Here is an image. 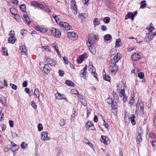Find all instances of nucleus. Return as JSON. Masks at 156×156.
<instances>
[{"label": "nucleus", "instance_id": "nucleus-1", "mask_svg": "<svg viewBox=\"0 0 156 156\" xmlns=\"http://www.w3.org/2000/svg\"><path fill=\"white\" fill-rule=\"evenodd\" d=\"M99 39L98 38L96 37L95 35L90 34L89 36L88 41L87 42V45H89V46H90V45H93Z\"/></svg>", "mask_w": 156, "mask_h": 156}, {"label": "nucleus", "instance_id": "nucleus-2", "mask_svg": "<svg viewBox=\"0 0 156 156\" xmlns=\"http://www.w3.org/2000/svg\"><path fill=\"white\" fill-rule=\"evenodd\" d=\"M110 66L109 67V69L112 74L115 75L117 72L118 69V66L116 64L112 63L110 62Z\"/></svg>", "mask_w": 156, "mask_h": 156}, {"label": "nucleus", "instance_id": "nucleus-3", "mask_svg": "<svg viewBox=\"0 0 156 156\" xmlns=\"http://www.w3.org/2000/svg\"><path fill=\"white\" fill-rule=\"evenodd\" d=\"M59 24L60 28L63 30H69L71 28V27L67 22H60L59 23Z\"/></svg>", "mask_w": 156, "mask_h": 156}, {"label": "nucleus", "instance_id": "nucleus-4", "mask_svg": "<svg viewBox=\"0 0 156 156\" xmlns=\"http://www.w3.org/2000/svg\"><path fill=\"white\" fill-rule=\"evenodd\" d=\"M50 30L51 34L53 36L57 37H60L61 35V33L59 29H57L55 28H52Z\"/></svg>", "mask_w": 156, "mask_h": 156}, {"label": "nucleus", "instance_id": "nucleus-5", "mask_svg": "<svg viewBox=\"0 0 156 156\" xmlns=\"http://www.w3.org/2000/svg\"><path fill=\"white\" fill-rule=\"evenodd\" d=\"M67 35L68 37L72 40H76L78 38L77 34L73 32H68Z\"/></svg>", "mask_w": 156, "mask_h": 156}, {"label": "nucleus", "instance_id": "nucleus-6", "mask_svg": "<svg viewBox=\"0 0 156 156\" xmlns=\"http://www.w3.org/2000/svg\"><path fill=\"white\" fill-rule=\"evenodd\" d=\"M120 59L121 55L118 53L114 56L112 59L110 60V62L112 63L116 64Z\"/></svg>", "mask_w": 156, "mask_h": 156}, {"label": "nucleus", "instance_id": "nucleus-7", "mask_svg": "<svg viewBox=\"0 0 156 156\" xmlns=\"http://www.w3.org/2000/svg\"><path fill=\"white\" fill-rule=\"evenodd\" d=\"M48 133L47 131L43 132L41 134V140L42 141L50 140V137L48 136Z\"/></svg>", "mask_w": 156, "mask_h": 156}, {"label": "nucleus", "instance_id": "nucleus-8", "mask_svg": "<svg viewBox=\"0 0 156 156\" xmlns=\"http://www.w3.org/2000/svg\"><path fill=\"white\" fill-rule=\"evenodd\" d=\"M87 57V54L86 53L80 55L76 59V62L78 64L81 63L85 58Z\"/></svg>", "mask_w": 156, "mask_h": 156}, {"label": "nucleus", "instance_id": "nucleus-9", "mask_svg": "<svg viewBox=\"0 0 156 156\" xmlns=\"http://www.w3.org/2000/svg\"><path fill=\"white\" fill-rule=\"evenodd\" d=\"M85 127L88 130H94L95 128L92 122L88 121L85 125Z\"/></svg>", "mask_w": 156, "mask_h": 156}, {"label": "nucleus", "instance_id": "nucleus-10", "mask_svg": "<svg viewBox=\"0 0 156 156\" xmlns=\"http://www.w3.org/2000/svg\"><path fill=\"white\" fill-rule=\"evenodd\" d=\"M31 4L34 7L39 8L41 9H43L44 8V5L42 4L38 3L37 1H31Z\"/></svg>", "mask_w": 156, "mask_h": 156}, {"label": "nucleus", "instance_id": "nucleus-11", "mask_svg": "<svg viewBox=\"0 0 156 156\" xmlns=\"http://www.w3.org/2000/svg\"><path fill=\"white\" fill-rule=\"evenodd\" d=\"M141 58L139 53H134L131 56V59L133 61H137Z\"/></svg>", "mask_w": 156, "mask_h": 156}, {"label": "nucleus", "instance_id": "nucleus-12", "mask_svg": "<svg viewBox=\"0 0 156 156\" xmlns=\"http://www.w3.org/2000/svg\"><path fill=\"white\" fill-rule=\"evenodd\" d=\"M56 98L58 99H64L66 100L67 101H68L67 99L66 98L65 95L63 94H60L59 92H58L57 94H55Z\"/></svg>", "mask_w": 156, "mask_h": 156}, {"label": "nucleus", "instance_id": "nucleus-13", "mask_svg": "<svg viewBox=\"0 0 156 156\" xmlns=\"http://www.w3.org/2000/svg\"><path fill=\"white\" fill-rule=\"evenodd\" d=\"M121 83H119V85L117 86V90H120L119 91V95L121 97H122L123 96H124L126 94L125 93V90L123 88V89H121L120 88V85Z\"/></svg>", "mask_w": 156, "mask_h": 156}, {"label": "nucleus", "instance_id": "nucleus-14", "mask_svg": "<svg viewBox=\"0 0 156 156\" xmlns=\"http://www.w3.org/2000/svg\"><path fill=\"white\" fill-rule=\"evenodd\" d=\"M23 18L26 23L28 25L30 24L31 21L29 18V16L27 15L26 12H25L23 14Z\"/></svg>", "mask_w": 156, "mask_h": 156}, {"label": "nucleus", "instance_id": "nucleus-15", "mask_svg": "<svg viewBox=\"0 0 156 156\" xmlns=\"http://www.w3.org/2000/svg\"><path fill=\"white\" fill-rule=\"evenodd\" d=\"M46 63L49 64L51 66H54L56 64V62L55 60L49 58H47L45 60Z\"/></svg>", "mask_w": 156, "mask_h": 156}, {"label": "nucleus", "instance_id": "nucleus-16", "mask_svg": "<svg viewBox=\"0 0 156 156\" xmlns=\"http://www.w3.org/2000/svg\"><path fill=\"white\" fill-rule=\"evenodd\" d=\"M152 35L150 33H147L145 37L144 41L146 42H149L153 39Z\"/></svg>", "mask_w": 156, "mask_h": 156}, {"label": "nucleus", "instance_id": "nucleus-17", "mask_svg": "<svg viewBox=\"0 0 156 156\" xmlns=\"http://www.w3.org/2000/svg\"><path fill=\"white\" fill-rule=\"evenodd\" d=\"M129 18H131L132 21H133L134 19V16H133V13L132 12H128L127 14L125 16V20Z\"/></svg>", "mask_w": 156, "mask_h": 156}, {"label": "nucleus", "instance_id": "nucleus-18", "mask_svg": "<svg viewBox=\"0 0 156 156\" xmlns=\"http://www.w3.org/2000/svg\"><path fill=\"white\" fill-rule=\"evenodd\" d=\"M16 40V38L14 36H11L9 37L8 39V41L9 43L14 44Z\"/></svg>", "mask_w": 156, "mask_h": 156}, {"label": "nucleus", "instance_id": "nucleus-19", "mask_svg": "<svg viewBox=\"0 0 156 156\" xmlns=\"http://www.w3.org/2000/svg\"><path fill=\"white\" fill-rule=\"evenodd\" d=\"M142 133H138L136 138V140L137 142V144L139 143L142 140Z\"/></svg>", "mask_w": 156, "mask_h": 156}, {"label": "nucleus", "instance_id": "nucleus-20", "mask_svg": "<svg viewBox=\"0 0 156 156\" xmlns=\"http://www.w3.org/2000/svg\"><path fill=\"white\" fill-rule=\"evenodd\" d=\"M20 48L21 52L24 55H26L27 51L26 49V46L25 45H23L21 47L20 46Z\"/></svg>", "mask_w": 156, "mask_h": 156}, {"label": "nucleus", "instance_id": "nucleus-21", "mask_svg": "<svg viewBox=\"0 0 156 156\" xmlns=\"http://www.w3.org/2000/svg\"><path fill=\"white\" fill-rule=\"evenodd\" d=\"M88 47V49L93 54L95 53V48L93 45H90V46H89V45H87Z\"/></svg>", "mask_w": 156, "mask_h": 156}, {"label": "nucleus", "instance_id": "nucleus-22", "mask_svg": "<svg viewBox=\"0 0 156 156\" xmlns=\"http://www.w3.org/2000/svg\"><path fill=\"white\" fill-rule=\"evenodd\" d=\"M105 74L106 73L104 70L103 72V77L104 79L106 81H110L111 80V77L108 75L107 76Z\"/></svg>", "mask_w": 156, "mask_h": 156}, {"label": "nucleus", "instance_id": "nucleus-23", "mask_svg": "<svg viewBox=\"0 0 156 156\" xmlns=\"http://www.w3.org/2000/svg\"><path fill=\"white\" fill-rule=\"evenodd\" d=\"M50 68L48 64H45L44 65L43 70L46 73H49L50 71Z\"/></svg>", "mask_w": 156, "mask_h": 156}, {"label": "nucleus", "instance_id": "nucleus-24", "mask_svg": "<svg viewBox=\"0 0 156 156\" xmlns=\"http://www.w3.org/2000/svg\"><path fill=\"white\" fill-rule=\"evenodd\" d=\"M66 84L67 85L70 87H74V83L71 81L69 80H67L65 81Z\"/></svg>", "mask_w": 156, "mask_h": 156}, {"label": "nucleus", "instance_id": "nucleus-25", "mask_svg": "<svg viewBox=\"0 0 156 156\" xmlns=\"http://www.w3.org/2000/svg\"><path fill=\"white\" fill-rule=\"evenodd\" d=\"M34 94L36 97L37 98L38 100H39V97L40 96V91L38 88H36L34 89Z\"/></svg>", "mask_w": 156, "mask_h": 156}, {"label": "nucleus", "instance_id": "nucleus-26", "mask_svg": "<svg viewBox=\"0 0 156 156\" xmlns=\"http://www.w3.org/2000/svg\"><path fill=\"white\" fill-rule=\"evenodd\" d=\"M101 137L100 138L101 141L104 144L106 143L107 139H108V138L105 136L101 135Z\"/></svg>", "mask_w": 156, "mask_h": 156}, {"label": "nucleus", "instance_id": "nucleus-27", "mask_svg": "<svg viewBox=\"0 0 156 156\" xmlns=\"http://www.w3.org/2000/svg\"><path fill=\"white\" fill-rule=\"evenodd\" d=\"M51 45L53 48H54L56 50L58 54H60L58 50V48L57 45L55 43H53L51 44Z\"/></svg>", "mask_w": 156, "mask_h": 156}, {"label": "nucleus", "instance_id": "nucleus-28", "mask_svg": "<svg viewBox=\"0 0 156 156\" xmlns=\"http://www.w3.org/2000/svg\"><path fill=\"white\" fill-rule=\"evenodd\" d=\"M0 101L1 103L3 105H5L6 102V99L4 96H1L0 97Z\"/></svg>", "mask_w": 156, "mask_h": 156}, {"label": "nucleus", "instance_id": "nucleus-29", "mask_svg": "<svg viewBox=\"0 0 156 156\" xmlns=\"http://www.w3.org/2000/svg\"><path fill=\"white\" fill-rule=\"evenodd\" d=\"M111 108L114 110L117 109V104L116 101H112V103H111Z\"/></svg>", "mask_w": 156, "mask_h": 156}, {"label": "nucleus", "instance_id": "nucleus-30", "mask_svg": "<svg viewBox=\"0 0 156 156\" xmlns=\"http://www.w3.org/2000/svg\"><path fill=\"white\" fill-rule=\"evenodd\" d=\"M121 39L120 38H118L117 39L115 42V47H119L121 46Z\"/></svg>", "mask_w": 156, "mask_h": 156}, {"label": "nucleus", "instance_id": "nucleus-31", "mask_svg": "<svg viewBox=\"0 0 156 156\" xmlns=\"http://www.w3.org/2000/svg\"><path fill=\"white\" fill-rule=\"evenodd\" d=\"M135 115L134 114H133L130 118L131 123L133 125H135L136 124V122L135 120Z\"/></svg>", "mask_w": 156, "mask_h": 156}, {"label": "nucleus", "instance_id": "nucleus-32", "mask_svg": "<svg viewBox=\"0 0 156 156\" xmlns=\"http://www.w3.org/2000/svg\"><path fill=\"white\" fill-rule=\"evenodd\" d=\"M112 37L110 34L105 35L104 37V39L107 41L110 40L112 38Z\"/></svg>", "mask_w": 156, "mask_h": 156}, {"label": "nucleus", "instance_id": "nucleus-33", "mask_svg": "<svg viewBox=\"0 0 156 156\" xmlns=\"http://www.w3.org/2000/svg\"><path fill=\"white\" fill-rule=\"evenodd\" d=\"M110 20V18L109 17H106L104 18L103 20L105 23L108 24Z\"/></svg>", "mask_w": 156, "mask_h": 156}, {"label": "nucleus", "instance_id": "nucleus-34", "mask_svg": "<svg viewBox=\"0 0 156 156\" xmlns=\"http://www.w3.org/2000/svg\"><path fill=\"white\" fill-rule=\"evenodd\" d=\"M98 20L97 18H95L94 19V26L98 25L99 24L100 22Z\"/></svg>", "mask_w": 156, "mask_h": 156}, {"label": "nucleus", "instance_id": "nucleus-35", "mask_svg": "<svg viewBox=\"0 0 156 156\" xmlns=\"http://www.w3.org/2000/svg\"><path fill=\"white\" fill-rule=\"evenodd\" d=\"M141 6L140 8L142 9H144L146 7V4L145 3V0H144L141 2Z\"/></svg>", "mask_w": 156, "mask_h": 156}, {"label": "nucleus", "instance_id": "nucleus-36", "mask_svg": "<svg viewBox=\"0 0 156 156\" xmlns=\"http://www.w3.org/2000/svg\"><path fill=\"white\" fill-rule=\"evenodd\" d=\"M2 49L4 55L5 56H8V54L7 48L4 47H3L2 48Z\"/></svg>", "mask_w": 156, "mask_h": 156}, {"label": "nucleus", "instance_id": "nucleus-37", "mask_svg": "<svg viewBox=\"0 0 156 156\" xmlns=\"http://www.w3.org/2000/svg\"><path fill=\"white\" fill-rule=\"evenodd\" d=\"M112 95L115 100H118L119 98V97L118 94L114 91H113L112 93Z\"/></svg>", "mask_w": 156, "mask_h": 156}, {"label": "nucleus", "instance_id": "nucleus-38", "mask_svg": "<svg viewBox=\"0 0 156 156\" xmlns=\"http://www.w3.org/2000/svg\"><path fill=\"white\" fill-rule=\"evenodd\" d=\"M20 9L21 11L23 12H24L25 11V10L26 9V5L24 4H23L20 5Z\"/></svg>", "mask_w": 156, "mask_h": 156}, {"label": "nucleus", "instance_id": "nucleus-39", "mask_svg": "<svg viewBox=\"0 0 156 156\" xmlns=\"http://www.w3.org/2000/svg\"><path fill=\"white\" fill-rule=\"evenodd\" d=\"M27 144H25L24 142H23L21 144V147L22 149L27 148Z\"/></svg>", "mask_w": 156, "mask_h": 156}, {"label": "nucleus", "instance_id": "nucleus-40", "mask_svg": "<svg viewBox=\"0 0 156 156\" xmlns=\"http://www.w3.org/2000/svg\"><path fill=\"white\" fill-rule=\"evenodd\" d=\"M101 116L102 117L103 120L104 121V123L103 124V126H104L106 128L108 129V124L105 121V120L104 119V118L103 117V116L102 115H101Z\"/></svg>", "mask_w": 156, "mask_h": 156}, {"label": "nucleus", "instance_id": "nucleus-41", "mask_svg": "<svg viewBox=\"0 0 156 156\" xmlns=\"http://www.w3.org/2000/svg\"><path fill=\"white\" fill-rule=\"evenodd\" d=\"M66 123L65 120L63 119H62L60 120L59 122V125L60 126H64Z\"/></svg>", "mask_w": 156, "mask_h": 156}, {"label": "nucleus", "instance_id": "nucleus-42", "mask_svg": "<svg viewBox=\"0 0 156 156\" xmlns=\"http://www.w3.org/2000/svg\"><path fill=\"white\" fill-rule=\"evenodd\" d=\"M105 101L108 104H110L112 103V101L113 100H112V99L110 98H108L106 99Z\"/></svg>", "mask_w": 156, "mask_h": 156}, {"label": "nucleus", "instance_id": "nucleus-43", "mask_svg": "<svg viewBox=\"0 0 156 156\" xmlns=\"http://www.w3.org/2000/svg\"><path fill=\"white\" fill-rule=\"evenodd\" d=\"M70 93L73 94L77 95L79 93L77 90L75 89H72L71 90Z\"/></svg>", "mask_w": 156, "mask_h": 156}, {"label": "nucleus", "instance_id": "nucleus-44", "mask_svg": "<svg viewBox=\"0 0 156 156\" xmlns=\"http://www.w3.org/2000/svg\"><path fill=\"white\" fill-rule=\"evenodd\" d=\"M82 104L84 106H86L87 105V101L84 99H83L80 101Z\"/></svg>", "mask_w": 156, "mask_h": 156}, {"label": "nucleus", "instance_id": "nucleus-45", "mask_svg": "<svg viewBox=\"0 0 156 156\" xmlns=\"http://www.w3.org/2000/svg\"><path fill=\"white\" fill-rule=\"evenodd\" d=\"M31 106L35 109H36L37 108V106L35 102L34 101H31Z\"/></svg>", "mask_w": 156, "mask_h": 156}, {"label": "nucleus", "instance_id": "nucleus-46", "mask_svg": "<svg viewBox=\"0 0 156 156\" xmlns=\"http://www.w3.org/2000/svg\"><path fill=\"white\" fill-rule=\"evenodd\" d=\"M73 9L74 10L75 12H74V13L75 14H77V8L76 5V2H74L73 3Z\"/></svg>", "mask_w": 156, "mask_h": 156}, {"label": "nucleus", "instance_id": "nucleus-47", "mask_svg": "<svg viewBox=\"0 0 156 156\" xmlns=\"http://www.w3.org/2000/svg\"><path fill=\"white\" fill-rule=\"evenodd\" d=\"M134 102V98H131L129 103L130 105L131 106L133 105Z\"/></svg>", "mask_w": 156, "mask_h": 156}, {"label": "nucleus", "instance_id": "nucleus-48", "mask_svg": "<svg viewBox=\"0 0 156 156\" xmlns=\"http://www.w3.org/2000/svg\"><path fill=\"white\" fill-rule=\"evenodd\" d=\"M144 73L143 72H140L138 74V76L140 79H142L144 77Z\"/></svg>", "mask_w": 156, "mask_h": 156}, {"label": "nucleus", "instance_id": "nucleus-49", "mask_svg": "<svg viewBox=\"0 0 156 156\" xmlns=\"http://www.w3.org/2000/svg\"><path fill=\"white\" fill-rule=\"evenodd\" d=\"M9 85L10 87L14 90H16L17 89V86L15 84L10 83L9 84Z\"/></svg>", "mask_w": 156, "mask_h": 156}, {"label": "nucleus", "instance_id": "nucleus-50", "mask_svg": "<svg viewBox=\"0 0 156 156\" xmlns=\"http://www.w3.org/2000/svg\"><path fill=\"white\" fill-rule=\"evenodd\" d=\"M37 127H38V130L39 131H41L43 129V126H42V125H41V123L38 124V125Z\"/></svg>", "mask_w": 156, "mask_h": 156}, {"label": "nucleus", "instance_id": "nucleus-51", "mask_svg": "<svg viewBox=\"0 0 156 156\" xmlns=\"http://www.w3.org/2000/svg\"><path fill=\"white\" fill-rule=\"evenodd\" d=\"M43 9H44V10L45 12H48V13L50 12H51V9L49 8H48V7H47V6L45 7L44 6V8H43Z\"/></svg>", "mask_w": 156, "mask_h": 156}, {"label": "nucleus", "instance_id": "nucleus-52", "mask_svg": "<svg viewBox=\"0 0 156 156\" xmlns=\"http://www.w3.org/2000/svg\"><path fill=\"white\" fill-rule=\"evenodd\" d=\"M64 72L63 70H59L58 71L59 75L61 76H63L64 74Z\"/></svg>", "mask_w": 156, "mask_h": 156}, {"label": "nucleus", "instance_id": "nucleus-53", "mask_svg": "<svg viewBox=\"0 0 156 156\" xmlns=\"http://www.w3.org/2000/svg\"><path fill=\"white\" fill-rule=\"evenodd\" d=\"M114 6V4L112 2H109L107 4V6L109 8H112Z\"/></svg>", "mask_w": 156, "mask_h": 156}, {"label": "nucleus", "instance_id": "nucleus-54", "mask_svg": "<svg viewBox=\"0 0 156 156\" xmlns=\"http://www.w3.org/2000/svg\"><path fill=\"white\" fill-rule=\"evenodd\" d=\"M152 23H151L150 24V27H149L150 32H152V31L154 30V27L152 26Z\"/></svg>", "mask_w": 156, "mask_h": 156}, {"label": "nucleus", "instance_id": "nucleus-55", "mask_svg": "<svg viewBox=\"0 0 156 156\" xmlns=\"http://www.w3.org/2000/svg\"><path fill=\"white\" fill-rule=\"evenodd\" d=\"M63 60L66 64H68L69 63V62L67 58H66L65 56H64L63 57Z\"/></svg>", "mask_w": 156, "mask_h": 156}, {"label": "nucleus", "instance_id": "nucleus-56", "mask_svg": "<svg viewBox=\"0 0 156 156\" xmlns=\"http://www.w3.org/2000/svg\"><path fill=\"white\" fill-rule=\"evenodd\" d=\"M85 71L84 70L82 69L81 70L80 74L83 75V77L84 78L85 77Z\"/></svg>", "mask_w": 156, "mask_h": 156}, {"label": "nucleus", "instance_id": "nucleus-57", "mask_svg": "<svg viewBox=\"0 0 156 156\" xmlns=\"http://www.w3.org/2000/svg\"><path fill=\"white\" fill-rule=\"evenodd\" d=\"M150 142L153 147H156V140L153 141L151 140Z\"/></svg>", "mask_w": 156, "mask_h": 156}, {"label": "nucleus", "instance_id": "nucleus-58", "mask_svg": "<svg viewBox=\"0 0 156 156\" xmlns=\"http://www.w3.org/2000/svg\"><path fill=\"white\" fill-rule=\"evenodd\" d=\"M101 29L103 31H105L107 30V27L105 25H102L101 26Z\"/></svg>", "mask_w": 156, "mask_h": 156}, {"label": "nucleus", "instance_id": "nucleus-59", "mask_svg": "<svg viewBox=\"0 0 156 156\" xmlns=\"http://www.w3.org/2000/svg\"><path fill=\"white\" fill-rule=\"evenodd\" d=\"M27 30H20V33L23 35H24L26 34Z\"/></svg>", "mask_w": 156, "mask_h": 156}, {"label": "nucleus", "instance_id": "nucleus-60", "mask_svg": "<svg viewBox=\"0 0 156 156\" xmlns=\"http://www.w3.org/2000/svg\"><path fill=\"white\" fill-rule=\"evenodd\" d=\"M78 98V99L80 101L83 99V95L79 94V93L77 94Z\"/></svg>", "mask_w": 156, "mask_h": 156}, {"label": "nucleus", "instance_id": "nucleus-61", "mask_svg": "<svg viewBox=\"0 0 156 156\" xmlns=\"http://www.w3.org/2000/svg\"><path fill=\"white\" fill-rule=\"evenodd\" d=\"M12 3L14 4H15L16 5H18V0H11Z\"/></svg>", "mask_w": 156, "mask_h": 156}, {"label": "nucleus", "instance_id": "nucleus-62", "mask_svg": "<svg viewBox=\"0 0 156 156\" xmlns=\"http://www.w3.org/2000/svg\"><path fill=\"white\" fill-rule=\"evenodd\" d=\"M9 126L11 127H12L13 126L14 122L12 120H9Z\"/></svg>", "mask_w": 156, "mask_h": 156}, {"label": "nucleus", "instance_id": "nucleus-63", "mask_svg": "<svg viewBox=\"0 0 156 156\" xmlns=\"http://www.w3.org/2000/svg\"><path fill=\"white\" fill-rule=\"evenodd\" d=\"M27 84L28 83L27 81L25 80L23 83L22 86L23 87H26L27 86Z\"/></svg>", "mask_w": 156, "mask_h": 156}, {"label": "nucleus", "instance_id": "nucleus-64", "mask_svg": "<svg viewBox=\"0 0 156 156\" xmlns=\"http://www.w3.org/2000/svg\"><path fill=\"white\" fill-rule=\"evenodd\" d=\"M144 107L143 106H141L140 107V112L142 114H143L144 113Z\"/></svg>", "mask_w": 156, "mask_h": 156}]
</instances>
